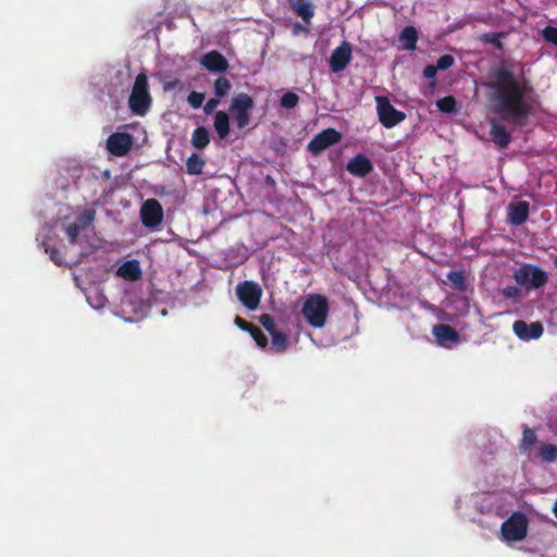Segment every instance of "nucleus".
<instances>
[{"label": "nucleus", "mask_w": 557, "mask_h": 557, "mask_svg": "<svg viewBox=\"0 0 557 557\" xmlns=\"http://www.w3.org/2000/svg\"><path fill=\"white\" fill-rule=\"evenodd\" d=\"M491 88L495 111L516 127H524L534 114V98H529L532 87L524 78H518L507 67L498 66L492 72Z\"/></svg>", "instance_id": "nucleus-1"}, {"label": "nucleus", "mask_w": 557, "mask_h": 557, "mask_svg": "<svg viewBox=\"0 0 557 557\" xmlns=\"http://www.w3.org/2000/svg\"><path fill=\"white\" fill-rule=\"evenodd\" d=\"M329 311V300L321 294L308 295L301 308V313L308 324L315 329H321L325 325Z\"/></svg>", "instance_id": "nucleus-2"}, {"label": "nucleus", "mask_w": 557, "mask_h": 557, "mask_svg": "<svg viewBox=\"0 0 557 557\" xmlns=\"http://www.w3.org/2000/svg\"><path fill=\"white\" fill-rule=\"evenodd\" d=\"M152 103V97L149 92L148 77L145 73H139L134 82L128 107L135 115L144 116L149 111Z\"/></svg>", "instance_id": "nucleus-3"}, {"label": "nucleus", "mask_w": 557, "mask_h": 557, "mask_svg": "<svg viewBox=\"0 0 557 557\" xmlns=\"http://www.w3.org/2000/svg\"><path fill=\"white\" fill-rule=\"evenodd\" d=\"M255 107L253 98L246 94L239 92L232 98L230 112L235 119L238 128H245L250 123V113Z\"/></svg>", "instance_id": "nucleus-4"}, {"label": "nucleus", "mask_w": 557, "mask_h": 557, "mask_svg": "<svg viewBox=\"0 0 557 557\" xmlns=\"http://www.w3.org/2000/svg\"><path fill=\"white\" fill-rule=\"evenodd\" d=\"M513 278L519 285L537 289L547 283L548 275L540 267L524 264L515 271Z\"/></svg>", "instance_id": "nucleus-5"}, {"label": "nucleus", "mask_w": 557, "mask_h": 557, "mask_svg": "<svg viewBox=\"0 0 557 557\" xmlns=\"http://www.w3.org/2000/svg\"><path fill=\"white\" fill-rule=\"evenodd\" d=\"M375 102L379 121L384 127L392 128L406 119V114L397 110L387 97L376 96Z\"/></svg>", "instance_id": "nucleus-6"}, {"label": "nucleus", "mask_w": 557, "mask_h": 557, "mask_svg": "<svg viewBox=\"0 0 557 557\" xmlns=\"http://www.w3.org/2000/svg\"><path fill=\"white\" fill-rule=\"evenodd\" d=\"M502 535L506 541H522L528 533V519L522 512L512 513L502 524Z\"/></svg>", "instance_id": "nucleus-7"}, {"label": "nucleus", "mask_w": 557, "mask_h": 557, "mask_svg": "<svg viewBox=\"0 0 557 557\" xmlns=\"http://www.w3.org/2000/svg\"><path fill=\"white\" fill-rule=\"evenodd\" d=\"M342 137L338 131L329 127L317 134L307 145V149L313 156H319L327 148L338 144Z\"/></svg>", "instance_id": "nucleus-8"}, {"label": "nucleus", "mask_w": 557, "mask_h": 557, "mask_svg": "<svg viewBox=\"0 0 557 557\" xmlns=\"http://www.w3.org/2000/svg\"><path fill=\"white\" fill-rule=\"evenodd\" d=\"M236 294L240 302L249 310H256L261 300L262 290L260 286L251 281H245L236 287Z\"/></svg>", "instance_id": "nucleus-9"}, {"label": "nucleus", "mask_w": 557, "mask_h": 557, "mask_svg": "<svg viewBox=\"0 0 557 557\" xmlns=\"http://www.w3.org/2000/svg\"><path fill=\"white\" fill-rule=\"evenodd\" d=\"M140 220L146 227L154 228L163 221V209L157 199L146 200L140 208Z\"/></svg>", "instance_id": "nucleus-10"}, {"label": "nucleus", "mask_w": 557, "mask_h": 557, "mask_svg": "<svg viewBox=\"0 0 557 557\" xmlns=\"http://www.w3.org/2000/svg\"><path fill=\"white\" fill-rule=\"evenodd\" d=\"M352 59V48L348 41H343L335 48L329 59L330 69L333 73L344 71Z\"/></svg>", "instance_id": "nucleus-11"}, {"label": "nucleus", "mask_w": 557, "mask_h": 557, "mask_svg": "<svg viewBox=\"0 0 557 557\" xmlns=\"http://www.w3.org/2000/svg\"><path fill=\"white\" fill-rule=\"evenodd\" d=\"M133 146V137L128 133H113L107 139V149L115 157L126 156Z\"/></svg>", "instance_id": "nucleus-12"}, {"label": "nucleus", "mask_w": 557, "mask_h": 557, "mask_svg": "<svg viewBox=\"0 0 557 557\" xmlns=\"http://www.w3.org/2000/svg\"><path fill=\"white\" fill-rule=\"evenodd\" d=\"M346 170L356 177H366L373 172L374 168L367 156L358 153L348 161Z\"/></svg>", "instance_id": "nucleus-13"}, {"label": "nucleus", "mask_w": 557, "mask_h": 557, "mask_svg": "<svg viewBox=\"0 0 557 557\" xmlns=\"http://www.w3.org/2000/svg\"><path fill=\"white\" fill-rule=\"evenodd\" d=\"M515 334L523 341L536 339L543 334V325L540 322L527 323L522 320L513 322Z\"/></svg>", "instance_id": "nucleus-14"}, {"label": "nucleus", "mask_w": 557, "mask_h": 557, "mask_svg": "<svg viewBox=\"0 0 557 557\" xmlns=\"http://www.w3.org/2000/svg\"><path fill=\"white\" fill-rule=\"evenodd\" d=\"M530 203L528 201L511 202L507 209L508 223L515 226L522 225L529 218Z\"/></svg>", "instance_id": "nucleus-15"}, {"label": "nucleus", "mask_w": 557, "mask_h": 557, "mask_svg": "<svg viewBox=\"0 0 557 557\" xmlns=\"http://www.w3.org/2000/svg\"><path fill=\"white\" fill-rule=\"evenodd\" d=\"M201 64L210 72L222 73L228 67L226 58L219 51H210L201 58Z\"/></svg>", "instance_id": "nucleus-16"}, {"label": "nucleus", "mask_w": 557, "mask_h": 557, "mask_svg": "<svg viewBox=\"0 0 557 557\" xmlns=\"http://www.w3.org/2000/svg\"><path fill=\"white\" fill-rule=\"evenodd\" d=\"M490 136L492 140L500 148L506 149L511 143V135L507 128L496 119L490 121Z\"/></svg>", "instance_id": "nucleus-17"}, {"label": "nucleus", "mask_w": 557, "mask_h": 557, "mask_svg": "<svg viewBox=\"0 0 557 557\" xmlns=\"http://www.w3.org/2000/svg\"><path fill=\"white\" fill-rule=\"evenodd\" d=\"M116 274L126 281H137L141 277V269L137 260H128L122 263L116 271Z\"/></svg>", "instance_id": "nucleus-18"}, {"label": "nucleus", "mask_w": 557, "mask_h": 557, "mask_svg": "<svg viewBox=\"0 0 557 557\" xmlns=\"http://www.w3.org/2000/svg\"><path fill=\"white\" fill-rule=\"evenodd\" d=\"M433 335L436 337V341L441 345H445L446 343H458L459 334L458 332L448 324H437L433 327Z\"/></svg>", "instance_id": "nucleus-19"}, {"label": "nucleus", "mask_w": 557, "mask_h": 557, "mask_svg": "<svg viewBox=\"0 0 557 557\" xmlns=\"http://www.w3.org/2000/svg\"><path fill=\"white\" fill-rule=\"evenodd\" d=\"M292 8L305 22H309L314 15V8L310 0H296Z\"/></svg>", "instance_id": "nucleus-20"}, {"label": "nucleus", "mask_w": 557, "mask_h": 557, "mask_svg": "<svg viewBox=\"0 0 557 557\" xmlns=\"http://www.w3.org/2000/svg\"><path fill=\"white\" fill-rule=\"evenodd\" d=\"M214 129L221 139L230 134V116L225 111H218L213 122Z\"/></svg>", "instance_id": "nucleus-21"}, {"label": "nucleus", "mask_w": 557, "mask_h": 557, "mask_svg": "<svg viewBox=\"0 0 557 557\" xmlns=\"http://www.w3.org/2000/svg\"><path fill=\"white\" fill-rule=\"evenodd\" d=\"M406 50H414L418 41V32L413 26H406L399 36Z\"/></svg>", "instance_id": "nucleus-22"}, {"label": "nucleus", "mask_w": 557, "mask_h": 557, "mask_svg": "<svg viewBox=\"0 0 557 557\" xmlns=\"http://www.w3.org/2000/svg\"><path fill=\"white\" fill-rule=\"evenodd\" d=\"M206 162L198 153H191L186 161V172L189 175H200Z\"/></svg>", "instance_id": "nucleus-23"}, {"label": "nucleus", "mask_w": 557, "mask_h": 557, "mask_svg": "<svg viewBox=\"0 0 557 557\" xmlns=\"http://www.w3.org/2000/svg\"><path fill=\"white\" fill-rule=\"evenodd\" d=\"M209 132L206 127H197L191 135V144L197 149H203L209 145Z\"/></svg>", "instance_id": "nucleus-24"}, {"label": "nucleus", "mask_w": 557, "mask_h": 557, "mask_svg": "<svg viewBox=\"0 0 557 557\" xmlns=\"http://www.w3.org/2000/svg\"><path fill=\"white\" fill-rule=\"evenodd\" d=\"M536 442H537V436H536L535 432L532 429H530L528 425H524L523 432H522V438L519 444L520 451L521 453L529 451L534 446V444Z\"/></svg>", "instance_id": "nucleus-25"}, {"label": "nucleus", "mask_w": 557, "mask_h": 557, "mask_svg": "<svg viewBox=\"0 0 557 557\" xmlns=\"http://www.w3.org/2000/svg\"><path fill=\"white\" fill-rule=\"evenodd\" d=\"M272 338V346L276 352H285L288 347V338L287 335L278 330L270 333Z\"/></svg>", "instance_id": "nucleus-26"}, {"label": "nucleus", "mask_w": 557, "mask_h": 557, "mask_svg": "<svg viewBox=\"0 0 557 557\" xmlns=\"http://www.w3.org/2000/svg\"><path fill=\"white\" fill-rule=\"evenodd\" d=\"M505 37V33H500V32H493V33H484L480 36V41L484 42V44H491L493 45L496 49L503 51L504 50V45L502 42V38Z\"/></svg>", "instance_id": "nucleus-27"}, {"label": "nucleus", "mask_w": 557, "mask_h": 557, "mask_svg": "<svg viewBox=\"0 0 557 557\" xmlns=\"http://www.w3.org/2000/svg\"><path fill=\"white\" fill-rule=\"evenodd\" d=\"M447 280L451 283L455 289L463 292L467 288L466 277L462 271H449Z\"/></svg>", "instance_id": "nucleus-28"}, {"label": "nucleus", "mask_w": 557, "mask_h": 557, "mask_svg": "<svg viewBox=\"0 0 557 557\" xmlns=\"http://www.w3.org/2000/svg\"><path fill=\"white\" fill-rule=\"evenodd\" d=\"M539 456L545 462L557 460V446L555 444H543L539 450Z\"/></svg>", "instance_id": "nucleus-29"}, {"label": "nucleus", "mask_w": 557, "mask_h": 557, "mask_svg": "<svg viewBox=\"0 0 557 557\" xmlns=\"http://www.w3.org/2000/svg\"><path fill=\"white\" fill-rule=\"evenodd\" d=\"M231 88L232 84L225 76H220L214 82V94L218 98L225 97Z\"/></svg>", "instance_id": "nucleus-30"}, {"label": "nucleus", "mask_w": 557, "mask_h": 557, "mask_svg": "<svg viewBox=\"0 0 557 557\" xmlns=\"http://www.w3.org/2000/svg\"><path fill=\"white\" fill-rule=\"evenodd\" d=\"M253 341L256 342L257 346L264 349L268 347L269 342L268 337L264 335V333L256 325L252 326V329L248 332Z\"/></svg>", "instance_id": "nucleus-31"}, {"label": "nucleus", "mask_w": 557, "mask_h": 557, "mask_svg": "<svg viewBox=\"0 0 557 557\" xmlns=\"http://www.w3.org/2000/svg\"><path fill=\"white\" fill-rule=\"evenodd\" d=\"M299 102V96L293 91L285 92L281 97V106L285 109H293Z\"/></svg>", "instance_id": "nucleus-32"}, {"label": "nucleus", "mask_w": 557, "mask_h": 557, "mask_svg": "<svg viewBox=\"0 0 557 557\" xmlns=\"http://www.w3.org/2000/svg\"><path fill=\"white\" fill-rule=\"evenodd\" d=\"M437 108L444 113H450L456 108V100L451 96L444 97L437 101Z\"/></svg>", "instance_id": "nucleus-33"}, {"label": "nucleus", "mask_w": 557, "mask_h": 557, "mask_svg": "<svg viewBox=\"0 0 557 557\" xmlns=\"http://www.w3.org/2000/svg\"><path fill=\"white\" fill-rule=\"evenodd\" d=\"M45 251L49 253L50 259L54 262L57 265L63 264V258L60 252V250L55 247L50 246L48 243H44Z\"/></svg>", "instance_id": "nucleus-34"}, {"label": "nucleus", "mask_w": 557, "mask_h": 557, "mask_svg": "<svg viewBox=\"0 0 557 557\" xmlns=\"http://www.w3.org/2000/svg\"><path fill=\"white\" fill-rule=\"evenodd\" d=\"M259 323L269 332V334L277 330L273 317L269 313L261 314L259 317Z\"/></svg>", "instance_id": "nucleus-35"}, {"label": "nucleus", "mask_w": 557, "mask_h": 557, "mask_svg": "<svg viewBox=\"0 0 557 557\" xmlns=\"http://www.w3.org/2000/svg\"><path fill=\"white\" fill-rule=\"evenodd\" d=\"M542 36L545 41L557 47V27L546 26L542 30Z\"/></svg>", "instance_id": "nucleus-36"}, {"label": "nucleus", "mask_w": 557, "mask_h": 557, "mask_svg": "<svg viewBox=\"0 0 557 557\" xmlns=\"http://www.w3.org/2000/svg\"><path fill=\"white\" fill-rule=\"evenodd\" d=\"M187 101L191 108L198 109L202 106L205 101V94L191 91L187 97Z\"/></svg>", "instance_id": "nucleus-37"}, {"label": "nucleus", "mask_w": 557, "mask_h": 557, "mask_svg": "<svg viewBox=\"0 0 557 557\" xmlns=\"http://www.w3.org/2000/svg\"><path fill=\"white\" fill-rule=\"evenodd\" d=\"M82 226L77 223H71L66 226L65 231L69 236L70 244L75 245L79 235Z\"/></svg>", "instance_id": "nucleus-38"}, {"label": "nucleus", "mask_w": 557, "mask_h": 557, "mask_svg": "<svg viewBox=\"0 0 557 557\" xmlns=\"http://www.w3.org/2000/svg\"><path fill=\"white\" fill-rule=\"evenodd\" d=\"M454 62L455 59L451 54H443L437 59L435 66L437 70H447L454 65Z\"/></svg>", "instance_id": "nucleus-39"}, {"label": "nucleus", "mask_w": 557, "mask_h": 557, "mask_svg": "<svg viewBox=\"0 0 557 557\" xmlns=\"http://www.w3.org/2000/svg\"><path fill=\"white\" fill-rule=\"evenodd\" d=\"M95 219V211L94 210H85L78 218L79 222L82 223V226L89 225Z\"/></svg>", "instance_id": "nucleus-40"}, {"label": "nucleus", "mask_w": 557, "mask_h": 557, "mask_svg": "<svg viewBox=\"0 0 557 557\" xmlns=\"http://www.w3.org/2000/svg\"><path fill=\"white\" fill-rule=\"evenodd\" d=\"M502 294L507 299H515L519 297L520 289L516 286H506L505 288H503Z\"/></svg>", "instance_id": "nucleus-41"}, {"label": "nucleus", "mask_w": 557, "mask_h": 557, "mask_svg": "<svg viewBox=\"0 0 557 557\" xmlns=\"http://www.w3.org/2000/svg\"><path fill=\"white\" fill-rule=\"evenodd\" d=\"M234 323L236 326H238L242 331L249 332L255 324L247 322L240 317H236Z\"/></svg>", "instance_id": "nucleus-42"}, {"label": "nucleus", "mask_w": 557, "mask_h": 557, "mask_svg": "<svg viewBox=\"0 0 557 557\" xmlns=\"http://www.w3.org/2000/svg\"><path fill=\"white\" fill-rule=\"evenodd\" d=\"M220 103V100L219 99H215V98H211L209 99L206 104L203 106V111L207 113V114H210Z\"/></svg>", "instance_id": "nucleus-43"}, {"label": "nucleus", "mask_w": 557, "mask_h": 557, "mask_svg": "<svg viewBox=\"0 0 557 557\" xmlns=\"http://www.w3.org/2000/svg\"><path fill=\"white\" fill-rule=\"evenodd\" d=\"M437 67L433 64H429L423 70V76L425 78H434L437 73Z\"/></svg>", "instance_id": "nucleus-44"}, {"label": "nucleus", "mask_w": 557, "mask_h": 557, "mask_svg": "<svg viewBox=\"0 0 557 557\" xmlns=\"http://www.w3.org/2000/svg\"><path fill=\"white\" fill-rule=\"evenodd\" d=\"M177 84H178V81L176 79V81H174V82L168 83V85H166V87H165V88H166V89H168V88H173V87H175Z\"/></svg>", "instance_id": "nucleus-45"}, {"label": "nucleus", "mask_w": 557, "mask_h": 557, "mask_svg": "<svg viewBox=\"0 0 557 557\" xmlns=\"http://www.w3.org/2000/svg\"><path fill=\"white\" fill-rule=\"evenodd\" d=\"M553 512H554L555 517L557 518V500L555 502Z\"/></svg>", "instance_id": "nucleus-46"}]
</instances>
